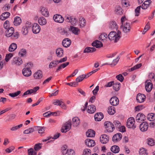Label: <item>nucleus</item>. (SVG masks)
<instances>
[{
	"instance_id": "obj_7",
	"label": "nucleus",
	"mask_w": 155,
	"mask_h": 155,
	"mask_svg": "<svg viewBox=\"0 0 155 155\" xmlns=\"http://www.w3.org/2000/svg\"><path fill=\"white\" fill-rule=\"evenodd\" d=\"M32 31L34 34L38 33L40 31L41 28L39 25L37 23H34L32 26Z\"/></svg>"
},
{
	"instance_id": "obj_46",
	"label": "nucleus",
	"mask_w": 155,
	"mask_h": 155,
	"mask_svg": "<svg viewBox=\"0 0 155 155\" xmlns=\"http://www.w3.org/2000/svg\"><path fill=\"white\" fill-rule=\"evenodd\" d=\"M83 154L84 155H91V150L88 149H84L83 151Z\"/></svg>"
},
{
	"instance_id": "obj_61",
	"label": "nucleus",
	"mask_w": 155,
	"mask_h": 155,
	"mask_svg": "<svg viewBox=\"0 0 155 155\" xmlns=\"http://www.w3.org/2000/svg\"><path fill=\"white\" fill-rule=\"evenodd\" d=\"M9 21L8 20H6L4 23V27L5 29H7L9 28Z\"/></svg>"
},
{
	"instance_id": "obj_56",
	"label": "nucleus",
	"mask_w": 155,
	"mask_h": 155,
	"mask_svg": "<svg viewBox=\"0 0 155 155\" xmlns=\"http://www.w3.org/2000/svg\"><path fill=\"white\" fill-rule=\"evenodd\" d=\"M13 56V54L12 53H9L6 55L5 60L6 61H8L9 59Z\"/></svg>"
},
{
	"instance_id": "obj_3",
	"label": "nucleus",
	"mask_w": 155,
	"mask_h": 155,
	"mask_svg": "<svg viewBox=\"0 0 155 155\" xmlns=\"http://www.w3.org/2000/svg\"><path fill=\"white\" fill-rule=\"evenodd\" d=\"M23 63V60L20 58L15 57L12 60V64L13 65H16L19 66Z\"/></svg>"
},
{
	"instance_id": "obj_1",
	"label": "nucleus",
	"mask_w": 155,
	"mask_h": 155,
	"mask_svg": "<svg viewBox=\"0 0 155 155\" xmlns=\"http://www.w3.org/2000/svg\"><path fill=\"white\" fill-rule=\"evenodd\" d=\"M104 126L107 132H112L114 130V126L111 122L107 121L104 123Z\"/></svg>"
},
{
	"instance_id": "obj_43",
	"label": "nucleus",
	"mask_w": 155,
	"mask_h": 155,
	"mask_svg": "<svg viewBox=\"0 0 155 155\" xmlns=\"http://www.w3.org/2000/svg\"><path fill=\"white\" fill-rule=\"evenodd\" d=\"M21 93V91H18L17 92L9 94V95L12 97H15L19 95Z\"/></svg>"
},
{
	"instance_id": "obj_18",
	"label": "nucleus",
	"mask_w": 155,
	"mask_h": 155,
	"mask_svg": "<svg viewBox=\"0 0 155 155\" xmlns=\"http://www.w3.org/2000/svg\"><path fill=\"white\" fill-rule=\"evenodd\" d=\"M104 115L101 112L97 113L94 116V118L96 121H100L103 118Z\"/></svg>"
},
{
	"instance_id": "obj_44",
	"label": "nucleus",
	"mask_w": 155,
	"mask_h": 155,
	"mask_svg": "<svg viewBox=\"0 0 155 155\" xmlns=\"http://www.w3.org/2000/svg\"><path fill=\"white\" fill-rule=\"evenodd\" d=\"M63 103V101L62 100H54L53 102V104L55 105H58L61 106V104Z\"/></svg>"
},
{
	"instance_id": "obj_2",
	"label": "nucleus",
	"mask_w": 155,
	"mask_h": 155,
	"mask_svg": "<svg viewBox=\"0 0 155 155\" xmlns=\"http://www.w3.org/2000/svg\"><path fill=\"white\" fill-rule=\"evenodd\" d=\"M135 120L133 117L129 118L127 122V127L129 128L134 129L136 127V125H134Z\"/></svg>"
},
{
	"instance_id": "obj_47",
	"label": "nucleus",
	"mask_w": 155,
	"mask_h": 155,
	"mask_svg": "<svg viewBox=\"0 0 155 155\" xmlns=\"http://www.w3.org/2000/svg\"><path fill=\"white\" fill-rule=\"evenodd\" d=\"M22 124H21L17 126H13L10 129V130L12 131H15L17 130L18 129L21 127H22Z\"/></svg>"
},
{
	"instance_id": "obj_10",
	"label": "nucleus",
	"mask_w": 155,
	"mask_h": 155,
	"mask_svg": "<svg viewBox=\"0 0 155 155\" xmlns=\"http://www.w3.org/2000/svg\"><path fill=\"white\" fill-rule=\"evenodd\" d=\"M122 137V135L120 133L114 134L112 137V141L114 142H117L120 141Z\"/></svg>"
},
{
	"instance_id": "obj_40",
	"label": "nucleus",
	"mask_w": 155,
	"mask_h": 155,
	"mask_svg": "<svg viewBox=\"0 0 155 155\" xmlns=\"http://www.w3.org/2000/svg\"><path fill=\"white\" fill-rule=\"evenodd\" d=\"M139 154L140 155H147L148 153L147 149L141 148L140 149Z\"/></svg>"
},
{
	"instance_id": "obj_17",
	"label": "nucleus",
	"mask_w": 155,
	"mask_h": 155,
	"mask_svg": "<svg viewBox=\"0 0 155 155\" xmlns=\"http://www.w3.org/2000/svg\"><path fill=\"white\" fill-rule=\"evenodd\" d=\"M85 144L89 147H94L95 144L94 141L89 139H87L85 141Z\"/></svg>"
},
{
	"instance_id": "obj_51",
	"label": "nucleus",
	"mask_w": 155,
	"mask_h": 155,
	"mask_svg": "<svg viewBox=\"0 0 155 155\" xmlns=\"http://www.w3.org/2000/svg\"><path fill=\"white\" fill-rule=\"evenodd\" d=\"M147 144L150 146H153L155 144L153 140L151 138H149L148 139Z\"/></svg>"
},
{
	"instance_id": "obj_26",
	"label": "nucleus",
	"mask_w": 155,
	"mask_h": 155,
	"mask_svg": "<svg viewBox=\"0 0 155 155\" xmlns=\"http://www.w3.org/2000/svg\"><path fill=\"white\" fill-rule=\"evenodd\" d=\"M56 54L58 57L60 58L63 56V50L61 48H57L56 51Z\"/></svg>"
},
{
	"instance_id": "obj_11",
	"label": "nucleus",
	"mask_w": 155,
	"mask_h": 155,
	"mask_svg": "<svg viewBox=\"0 0 155 155\" xmlns=\"http://www.w3.org/2000/svg\"><path fill=\"white\" fill-rule=\"evenodd\" d=\"M146 98V96L143 94L140 93L138 94L137 96L136 100L137 101L140 103L144 102Z\"/></svg>"
},
{
	"instance_id": "obj_53",
	"label": "nucleus",
	"mask_w": 155,
	"mask_h": 155,
	"mask_svg": "<svg viewBox=\"0 0 155 155\" xmlns=\"http://www.w3.org/2000/svg\"><path fill=\"white\" fill-rule=\"evenodd\" d=\"M141 7V6H139L137 7L135 10V15L136 16H137L139 15V13H140Z\"/></svg>"
},
{
	"instance_id": "obj_9",
	"label": "nucleus",
	"mask_w": 155,
	"mask_h": 155,
	"mask_svg": "<svg viewBox=\"0 0 155 155\" xmlns=\"http://www.w3.org/2000/svg\"><path fill=\"white\" fill-rule=\"evenodd\" d=\"M148 123L146 121L142 122L140 124L139 126L140 130L143 132L147 131L148 129Z\"/></svg>"
},
{
	"instance_id": "obj_33",
	"label": "nucleus",
	"mask_w": 155,
	"mask_h": 155,
	"mask_svg": "<svg viewBox=\"0 0 155 155\" xmlns=\"http://www.w3.org/2000/svg\"><path fill=\"white\" fill-rule=\"evenodd\" d=\"M110 150L112 152V153H116L119 152L120 151V148L118 146L114 145L111 147Z\"/></svg>"
},
{
	"instance_id": "obj_15",
	"label": "nucleus",
	"mask_w": 155,
	"mask_h": 155,
	"mask_svg": "<svg viewBox=\"0 0 155 155\" xmlns=\"http://www.w3.org/2000/svg\"><path fill=\"white\" fill-rule=\"evenodd\" d=\"M80 124L79 119L77 117H75L72 119V124L73 127H76Z\"/></svg>"
},
{
	"instance_id": "obj_55",
	"label": "nucleus",
	"mask_w": 155,
	"mask_h": 155,
	"mask_svg": "<svg viewBox=\"0 0 155 155\" xmlns=\"http://www.w3.org/2000/svg\"><path fill=\"white\" fill-rule=\"evenodd\" d=\"M67 154L68 155H75V153L73 150L70 149L67 150Z\"/></svg>"
},
{
	"instance_id": "obj_39",
	"label": "nucleus",
	"mask_w": 155,
	"mask_h": 155,
	"mask_svg": "<svg viewBox=\"0 0 155 155\" xmlns=\"http://www.w3.org/2000/svg\"><path fill=\"white\" fill-rule=\"evenodd\" d=\"M120 83L119 82L114 83L113 88L116 91H117L120 89Z\"/></svg>"
},
{
	"instance_id": "obj_64",
	"label": "nucleus",
	"mask_w": 155,
	"mask_h": 155,
	"mask_svg": "<svg viewBox=\"0 0 155 155\" xmlns=\"http://www.w3.org/2000/svg\"><path fill=\"white\" fill-rule=\"evenodd\" d=\"M83 77V75H81L78 76V78H76V81L78 83V82H80L82 81L84 79Z\"/></svg>"
},
{
	"instance_id": "obj_29",
	"label": "nucleus",
	"mask_w": 155,
	"mask_h": 155,
	"mask_svg": "<svg viewBox=\"0 0 155 155\" xmlns=\"http://www.w3.org/2000/svg\"><path fill=\"white\" fill-rule=\"evenodd\" d=\"M86 134L88 137H93L95 135V132L91 129H89L86 132Z\"/></svg>"
},
{
	"instance_id": "obj_8",
	"label": "nucleus",
	"mask_w": 155,
	"mask_h": 155,
	"mask_svg": "<svg viewBox=\"0 0 155 155\" xmlns=\"http://www.w3.org/2000/svg\"><path fill=\"white\" fill-rule=\"evenodd\" d=\"M53 18L55 22L59 23H62L64 21V18L59 14H56L54 15Z\"/></svg>"
},
{
	"instance_id": "obj_28",
	"label": "nucleus",
	"mask_w": 155,
	"mask_h": 155,
	"mask_svg": "<svg viewBox=\"0 0 155 155\" xmlns=\"http://www.w3.org/2000/svg\"><path fill=\"white\" fill-rule=\"evenodd\" d=\"M38 22L41 25H44L47 23V21L44 17H41L38 19Z\"/></svg>"
},
{
	"instance_id": "obj_14",
	"label": "nucleus",
	"mask_w": 155,
	"mask_h": 155,
	"mask_svg": "<svg viewBox=\"0 0 155 155\" xmlns=\"http://www.w3.org/2000/svg\"><path fill=\"white\" fill-rule=\"evenodd\" d=\"M109 140V137L106 134L101 135L100 137V141L102 144H105L107 143Z\"/></svg>"
},
{
	"instance_id": "obj_60",
	"label": "nucleus",
	"mask_w": 155,
	"mask_h": 155,
	"mask_svg": "<svg viewBox=\"0 0 155 155\" xmlns=\"http://www.w3.org/2000/svg\"><path fill=\"white\" fill-rule=\"evenodd\" d=\"M121 34V32L119 30L117 31V33L116 32V35L117 37L116 38V41H118L121 37V36H120Z\"/></svg>"
},
{
	"instance_id": "obj_34",
	"label": "nucleus",
	"mask_w": 155,
	"mask_h": 155,
	"mask_svg": "<svg viewBox=\"0 0 155 155\" xmlns=\"http://www.w3.org/2000/svg\"><path fill=\"white\" fill-rule=\"evenodd\" d=\"M107 112L109 114L111 115H113L115 113L114 107L112 106L109 107L108 108Z\"/></svg>"
},
{
	"instance_id": "obj_30",
	"label": "nucleus",
	"mask_w": 155,
	"mask_h": 155,
	"mask_svg": "<svg viewBox=\"0 0 155 155\" xmlns=\"http://www.w3.org/2000/svg\"><path fill=\"white\" fill-rule=\"evenodd\" d=\"M58 64V60L53 61L50 63L48 66L49 68L52 69L54 68H55Z\"/></svg>"
},
{
	"instance_id": "obj_37",
	"label": "nucleus",
	"mask_w": 155,
	"mask_h": 155,
	"mask_svg": "<svg viewBox=\"0 0 155 155\" xmlns=\"http://www.w3.org/2000/svg\"><path fill=\"white\" fill-rule=\"evenodd\" d=\"M30 27L29 25H26V26L23 27L22 30V34L24 35H26L28 32V28Z\"/></svg>"
},
{
	"instance_id": "obj_52",
	"label": "nucleus",
	"mask_w": 155,
	"mask_h": 155,
	"mask_svg": "<svg viewBox=\"0 0 155 155\" xmlns=\"http://www.w3.org/2000/svg\"><path fill=\"white\" fill-rule=\"evenodd\" d=\"M41 11V13L43 15L46 17H47L48 16L49 12L47 9H44L43 10V9H42Z\"/></svg>"
},
{
	"instance_id": "obj_5",
	"label": "nucleus",
	"mask_w": 155,
	"mask_h": 155,
	"mask_svg": "<svg viewBox=\"0 0 155 155\" xmlns=\"http://www.w3.org/2000/svg\"><path fill=\"white\" fill-rule=\"evenodd\" d=\"M121 28H122L123 31L125 33L129 32L130 31L131 27L130 23L126 22L124 25H121Z\"/></svg>"
},
{
	"instance_id": "obj_31",
	"label": "nucleus",
	"mask_w": 155,
	"mask_h": 155,
	"mask_svg": "<svg viewBox=\"0 0 155 155\" xmlns=\"http://www.w3.org/2000/svg\"><path fill=\"white\" fill-rule=\"evenodd\" d=\"M17 48V45L15 43H12L10 45L8 51L10 52H12L14 51Z\"/></svg>"
},
{
	"instance_id": "obj_23",
	"label": "nucleus",
	"mask_w": 155,
	"mask_h": 155,
	"mask_svg": "<svg viewBox=\"0 0 155 155\" xmlns=\"http://www.w3.org/2000/svg\"><path fill=\"white\" fill-rule=\"evenodd\" d=\"M69 30L71 31L73 34L77 35H78L80 31L78 28L73 26H70Z\"/></svg>"
},
{
	"instance_id": "obj_21",
	"label": "nucleus",
	"mask_w": 155,
	"mask_h": 155,
	"mask_svg": "<svg viewBox=\"0 0 155 155\" xmlns=\"http://www.w3.org/2000/svg\"><path fill=\"white\" fill-rule=\"evenodd\" d=\"M14 32V28L13 27H11L8 28L5 31L6 36L8 37H10L13 35Z\"/></svg>"
},
{
	"instance_id": "obj_59",
	"label": "nucleus",
	"mask_w": 155,
	"mask_h": 155,
	"mask_svg": "<svg viewBox=\"0 0 155 155\" xmlns=\"http://www.w3.org/2000/svg\"><path fill=\"white\" fill-rule=\"evenodd\" d=\"M107 35L105 33L102 34L99 37V38L101 40H103L107 37Z\"/></svg>"
},
{
	"instance_id": "obj_63",
	"label": "nucleus",
	"mask_w": 155,
	"mask_h": 155,
	"mask_svg": "<svg viewBox=\"0 0 155 155\" xmlns=\"http://www.w3.org/2000/svg\"><path fill=\"white\" fill-rule=\"evenodd\" d=\"M119 59L120 57L119 56H117L115 59L113 60V63L112 64H111V65H114V66L116 65L117 63V62L119 61Z\"/></svg>"
},
{
	"instance_id": "obj_50",
	"label": "nucleus",
	"mask_w": 155,
	"mask_h": 155,
	"mask_svg": "<svg viewBox=\"0 0 155 155\" xmlns=\"http://www.w3.org/2000/svg\"><path fill=\"white\" fill-rule=\"evenodd\" d=\"M113 125L114 126V127H115L117 128H118V127H120L121 125V123L120 121L117 120L114 121L113 122Z\"/></svg>"
},
{
	"instance_id": "obj_16",
	"label": "nucleus",
	"mask_w": 155,
	"mask_h": 155,
	"mask_svg": "<svg viewBox=\"0 0 155 155\" xmlns=\"http://www.w3.org/2000/svg\"><path fill=\"white\" fill-rule=\"evenodd\" d=\"M22 73L25 76L28 77L31 75V71L30 69L25 68L22 70Z\"/></svg>"
},
{
	"instance_id": "obj_19",
	"label": "nucleus",
	"mask_w": 155,
	"mask_h": 155,
	"mask_svg": "<svg viewBox=\"0 0 155 155\" xmlns=\"http://www.w3.org/2000/svg\"><path fill=\"white\" fill-rule=\"evenodd\" d=\"M71 42V41L69 39L65 38L63 40L62 45L64 47L67 48L70 46Z\"/></svg>"
},
{
	"instance_id": "obj_41",
	"label": "nucleus",
	"mask_w": 155,
	"mask_h": 155,
	"mask_svg": "<svg viewBox=\"0 0 155 155\" xmlns=\"http://www.w3.org/2000/svg\"><path fill=\"white\" fill-rule=\"evenodd\" d=\"M79 23L80 26L81 27H83L85 25L86 21L84 18L81 17L79 18Z\"/></svg>"
},
{
	"instance_id": "obj_36",
	"label": "nucleus",
	"mask_w": 155,
	"mask_h": 155,
	"mask_svg": "<svg viewBox=\"0 0 155 155\" xmlns=\"http://www.w3.org/2000/svg\"><path fill=\"white\" fill-rule=\"evenodd\" d=\"M147 118L150 121L154 120H155V114L153 113L149 114L147 115Z\"/></svg>"
},
{
	"instance_id": "obj_42",
	"label": "nucleus",
	"mask_w": 155,
	"mask_h": 155,
	"mask_svg": "<svg viewBox=\"0 0 155 155\" xmlns=\"http://www.w3.org/2000/svg\"><path fill=\"white\" fill-rule=\"evenodd\" d=\"M35 128L31 127L28 128L26 130H25L23 132V133L25 134H28L29 133H31L35 131Z\"/></svg>"
},
{
	"instance_id": "obj_4",
	"label": "nucleus",
	"mask_w": 155,
	"mask_h": 155,
	"mask_svg": "<svg viewBox=\"0 0 155 155\" xmlns=\"http://www.w3.org/2000/svg\"><path fill=\"white\" fill-rule=\"evenodd\" d=\"M71 124L70 122L68 121L65 123L62 127L61 131L62 133H65L68 131L71 128Z\"/></svg>"
},
{
	"instance_id": "obj_27",
	"label": "nucleus",
	"mask_w": 155,
	"mask_h": 155,
	"mask_svg": "<svg viewBox=\"0 0 155 155\" xmlns=\"http://www.w3.org/2000/svg\"><path fill=\"white\" fill-rule=\"evenodd\" d=\"M10 13L8 12L3 13L0 16V18L2 20H4L9 17Z\"/></svg>"
},
{
	"instance_id": "obj_32",
	"label": "nucleus",
	"mask_w": 155,
	"mask_h": 155,
	"mask_svg": "<svg viewBox=\"0 0 155 155\" xmlns=\"http://www.w3.org/2000/svg\"><path fill=\"white\" fill-rule=\"evenodd\" d=\"M21 18L19 17L16 16L14 18V24L15 26H17L21 24Z\"/></svg>"
},
{
	"instance_id": "obj_38",
	"label": "nucleus",
	"mask_w": 155,
	"mask_h": 155,
	"mask_svg": "<svg viewBox=\"0 0 155 155\" xmlns=\"http://www.w3.org/2000/svg\"><path fill=\"white\" fill-rule=\"evenodd\" d=\"M26 51L25 49H21L18 53L20 57H24L26 56Z\"/></svg>"
},
{
	"instance_id": "obj_6",
	"label": "nucleus",
	"mask_w": 155,
	"mask_h": 155,
	"mask_svg": "<svg viewBox=\"0 0 155 155\" xmlns=\"http://www.w3.org/2000/svg\"><path fill=\"white\" fill-rule=\"evenodd\" d=\"M145 88L146 91L147 92H150L153 87V84L150 80H147L145 82Z\"/></svg>"
},
{
	"instance_id": "obj_48",
	"label": "nucleus",
	"mask_w": 155,
	"mask_h": 155,
	"mask_svg": "<svg viewBox=\"0 0 155 155\" xmlns=\"http://www.w3.org/2000/svg\"><path fill=\"white\" fill-rule=\"evenodd\" d=\"M77 21L78 20L76 18L72 17L70 22L72 25H76Z\"/></svg>"
},
{
	"instance_id": "obj_62",
	"label": "nucleus",
	"mask_w": 155,
	"mask_h": 155,
	"mask_svg": "<svg viewBox=\"0 0 155 155\" xmlns=\"http://www.w3.org/2000/svg\"><path fill=\"white\" fill-rule=\"evenodd\" d=\"M122 10L120 7H118L115 10V12L117 14L121 15L122 14Z\"/></svg>"
},
{
	"instance_id": "obj_49",
	"label": "nucleus",
	"mask_w": 155,
	"mask_h": 155,
	"mask_svg": "<svg viewBox=\"0 0 155 155\" xmlns=\"http://www.w3.org/2000/svg\"><path fill=\"white\" fill-rule=\"evenodd\" d=\"M28 152L29 155H36V153L34 151L32 148L28 149Z\"/></svg>"
},
{
	"instance_id": "obj_25",
	"label": "nucleus",
	"mask_w": 155,
	"mask_h": 155,
	"mask_svg": "<svg viewBox=\"0 0 155 155\" xmlns=\"http://www.w3.org/2000/svg\"><path fill=\"white\" fill-rule=\"evenodd\" d=\"M150 0H147L144 2L141 6V8L143 9H146L149 6V5L151 3Z\"/></svg>"
},
{
	"instance_id": "obj_24",
	"label": "nucleus",
	"mask_w": 155,
	"mask_h": 155,
	"mask_svg": "<svg viewBox=\"0 0 155 155\" xmlns=\"http://www.w3.org/2000/svg\"><path fill=\"white\" fill-rule=\"evenodd\" d=\"M96 110L95 107L93 105L89 106L87 109V112L90 114L94 113Z\"/></svg>"
},
{
	"instance_id": "obj_13",
	"label": "nucleus",
	"mask_w": 155,
	"mask_h": 155,
	"mask_svg": "<svg viewBox=\"0 0 155 155\" xmlns=\"http://www.w3.org/2000/svg\"><path fill=\"white\" fill-rule=\"evenodd\" d=\"M110 102L112 105L116 106L118 104L119 100L116 97H113L110 99Z\"/></svg>"
},
{
	"instance_id": "obj_57",
	"label": "nucleus",
	"mask_w": 155,
	"mask_h": 155,
	"mask_svg": "<svg viewBox=\"0 0 155 155\" xmlns=\"http://www.w3.org/2000/svg\"><path fill=\"white\" fill-rule=\"evenodd\" d=\"M116 78L120 81L122 82L124 79L123 76L121 74H119L116 76Z\"/></svg>"
},
{
	"instance_id": "obj_58",
	"label": "nucleus",
	"mask_w": 155,
	"mask_h": 155,
	"mask_svg": "<svg viewBox=\"0 0 155 155\" xmlns=\"http://www.w3.org/2000/svg\"><path fill=\"white\" fill-rule=\"evenodd\" d=\"M19 36V34L18 32H15L13 33V35L10 37H11V38L12 39H16L18 38Z\"/></svg>"
},
{
	"instance_id": "obj_54",
	"label": "nucleus",
	"mask_w": 155,
	"mask_h": 155,
	"mask_svg": "<svg viewBox=\"0 0 155 155\" xmlns=\"http://www.w3.org/2000/svg\"><path fill=\"white\" fill-rule=\"evenodd\" d=\"M41 143H37L35 144L34 146V149L35 151H38L41 149Z\"/></svg>"
},
{
	"instance_id": "obj_20",
	"label": "nucleus",
	"mask_w": 155,
	"mask_h": 155,
	"mask_svg": "<svg viewBox=\"0 0 155 155\" xmlns=\"http://www.w3.org/2000/svg\"><path fill=\"white\" fill-rule=\"evenodd\" d=\"M42 72L40 70H38L34 74V77L35 79H40L42 78Z\"/></svg>"
},
{
	"instance_id": "obj_12",
	"label": "nucleus",
	"mask_w": 155,
	"mask_h": 155,
	"mask_svg": "<svg viewBox=\"0 0 155 155\" xmlns=\"http://www.w3.org/2000/svg\"><path fill=\"white\" fill-rule=\"evenodd\" d=\"M116 32L112 31L110 32L108 35V38L110 41H114L115 42H117V41H116Z\"/></svg>"
},
{
	"instance_id": "obj_22",
	"label": "nucleus",
	"mask_w": 155,
	"mask_h": 155,
	"mask_svg": "<svg viewBox=\"0 0 155 155\" xmlns=\"http://www.w3.org/2000/svg\"><path fill=\"white\" fill-rule=\"evenodd\" d=\"M92 45L93 47H95L96 48H100L103 46L102 43L98 40H96L93 42L92 43Z\"/></svg>"
},
{
	"instance_id": "obj_35",
	"label": "nucleus",
	"mask_w": 155,
	"mask_h": 155,
	"mask_svg": "<svg viewBox=\"0 0 155 155\" xmlns=\"http://www.w3.org/2000/svg\"><path fill=\"white\" fill-rule=\"evenodd\" d=\"M109 28L112 29H115L117 30V25L115 22L112 21L110 23Z\"/></svg>"
},
{
	"instance_id": "obj_45",
	"label": "nucleus",
	"mask_w": 155,
	"mask_h": 155,
	"mask_svg": "<svg viewBox=\"0 0 155 155\" xmlns=\"http://www.w3.org/2000/svg\"><path fill=\"white\" fill-rule=\"evenodd\" d=\"M150 28V24L149 22H148L146 25L145 28L143 29V30L142 32V34L143 35Z\"/></svg>"
}]
</instances>
